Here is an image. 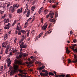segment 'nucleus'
I'll use <instances>...</instances> for the list:
<instances>
[{
  "instance_id": "nucleus-1",
  "label": "nucleus",
  "mask_w": 77,
  "mask_h": 77,
  "mask_svg": "<svg viewBox=\"0 0 77 77\" xmlns=\"http://www.w3.org/2000/svg\"><path fill=\"white\" fill-rule=\"evenodd\" d=\"M74 52H75V54H74V58L73 59V61H72V62L73 63H77V48H76L74 50Z\"/></svg>"
},
{
  "instance_id": "nucleus-2",
  "label": "nucleus",
  "mask_w": 77,
  "mask_h": 77,
  "mask_svg": "<svg viewBox=\"0 0 77 77\" xmlns=\"http://www.w3.org/2000/svg\"><path fill=\"white\" fill-rule=\"evenodd\" d=\"M19 67V65H14V72H16L17 71H19L20 73H23V71L21 70V69H18Z\"/></svg>"
},
{
  "instance_id": "nucleus-3",
  "label": "nucleus",
  "mask_w": 77,
  "mask_h": 77,
  "mask_svg": "<svg viewBox=\"0 0 77 77\" xmlns=\"http://www.w3.org/2000/svg\"><path fill=\"white\" fill-rule=\"evenodd\" d=\"M36 63H39V64H40L41 65H43V66L41 67H38L37 68V70L38 71H41L42 69H44L45 67V66H44V65L42 63H41L40 62H38L37 63L36 62Z\"/></svg>"
},
{
  "instance_id": "nucleus-4",
  "label": "nucleus",
  "mask_w": 77,
  "mask_h": 77,
  "mask_svg": "<svg viewBox=\"0 0 77 77\" xmlns=\"http://www.w3.org/2000/svg\"><path fill=\"white\" fill-rule=\"evenodd\" d=\"M24 43L22 42L21 43V45H20V48H21L20 50H23V48H27V45L25 44L24 45Z\"/></svg>"
},
{
  "instance_id": "nucleus-5",
  "label": "nucleus",
  "mask_w": 77,
  "mask_h": 77,
  "mask_svg": "<svg viewBox=\"0 0 77 77\" xmlns=\"http://www.w3.org/2000/svg\"><path fill=\"white\" fill-rule=\"evenodd\" d=\"M15 63L17 65H21L23 64L22 63V61L21 60H18L15 59L14 60Z\"/></svg>"
},
{
  "instance_id": "nucleus-6",
  "label": "nucleus",
  "mask_w": 77,
  "mask_h": 77,
  "mask_svg": "<svg viewBox=\"0 0 77 77\" xmlns=\"http://www.w3.org/2000/svg\"><path fill=\"white\" fill-rule=\"evenodd\" d=\"M48 71H46L45 74L42 73V72H41L40 75L41 76H43V77H46V76H48Z\"/></svg>"
},
{
  "instance_id": "nucleus-7",
  "label": "nucleus",
  "mask_w": 77,
  "mask_h": 77,
  "mask_svg": "<svg viewBox=\"0 0 77 77\" xmlns=\"http://www.w3.org/2000/svg\"><path fill=\"white\" fill-rule=\"evenodd\" d=\"M23 51L22 50H21V49L20 50V53H19V54H20L19 56H17L16 57V58L17 59H20L22 57V56L23 55V52H21V51Z\"/></svg>"
},
{
  "instance_id": "nucleus-8",
  "label": "nucleus",
  "mask_w": 77,
  "mask_h": 77,
  "mask_svg": "<svg viewBox=\"0 0 77 77\" xmlns=\"http://www.w3.org/2000/svg\"><path fill=\"white\" fill-rule=\"evenodd\" d=\"M54 13L53 12H50L49 15H47L46 18H48V17L50 15L51 18H53V16L54 15Z\"/></svg>"
},
{
  "instance_id": "nucleus-9",
  "label": "nucleus",
  "mask_w": 77,
  "mask_h": 77,
  "mask_svg": "<svg viewBox=\"0 0 77 77\" xmlns=\"http://www.w3.org/2000/svg\"><path fill=\"white\" fill-rule=\"evenodd\" d=\"M10 44H8V46L6 48L5 52L6 54H8V52L9 51V47H10Z\"/></svg>"
},
{
  "instance_id": "nucleus-10",
  "label": "nucleus",
  "mask_w": 77,
  "mask_h": 77,
  "mask_svg": "<svg viewBox=\"0 0 77 77\" xmlns=\"http://www.w3.org/2000/svg\"><path fill=\"white\" fill-rule=\"evenodd\" d=\"M11 27V25L10 23H8L7 25L5 26L4 28L5 29H9Z\"/></svg>"
},
{
  "instance_id": "nucleus-11",
  "label": "nucleus",
  "mask_w": 77,
  "mask_h": 77,
  "mask_svg": "<svg viewBox=\"0 0 77 77\" xmlns=\"http://www.w3.org/2000/svg\"><path fill=\"white\" fill-rule=\"evenodd\" d=\"M22 12H23V8H20V9H18L17 10V12L18 14H21V13H22Z\"/></svg>"
},
{
  "instance_id": "nucleus-12",
  "label": "nucleus",
  "mask_w": 77,
  "mask_h": 77,
  "mask_svg": "<svg viewBox=\"0 0 77 77\" xmlns=\"http://www.w3.org/2000/svg\"><path fill=\"white\" fill-rule=\"evenodd\" d=\"M53 29H51L48 32H47V33H46L45 35H44V36H43V38H44L45 37V36H46V35L47 34V33H51V32H52L51 30H52Z\"/></svg>"
},
{
  "instance_id": "nucleus-13",
  "label": "nucleus",
  "mask_w": 77,
  "mask_h": 77,
  "mask_svg": "<svg viewBox=\"0 0 77 77\" xmlns=\"http://www.w3.org/2000/svg\"><path fill=\"white\" fill-rule=\"evenodd\" d=\"M77 46V44H75L74 45H72V46H70V48H71V49H72V50H75L74 49V47Z\"/></svg>"
},
{
  "instance_id": "nucleus-14",
  "label": "nucleus",
  "mask_w": 77,
  "mask_h": 77,
  "mask_svg": "<svg viewBox=\"0 0 77 77\" xmlns=\"http://www.w3.org/2000/svg\"><path fill=\"white\" fill-rule=\"evenodd\" d=\"M8 44V43L7 42H4L2 43V47H5V48H6V45H7Z\"/></svg>"
},
{
  "instance_id": "nucleus-15",
  "label": "nucleus",
  "mask_w": 77,
  "mask_h": 77,
  "mask_svg": "<svg viewBox=\"0 0 77 77\" xmlns=\"http://www.w3.org/2000/svg\"><path fill=\"white\" fill-rule=\"evenodd\" d=\"M48 26V24H46L44 26H43L42 27V29L43 30H45L47 28V27Z\"/></svg>"
},
{
  "instance_id": "nucleus-16",
  "label": "nucleus",
  "mask_w": 77,
  "mask_h": 77,
  "mask_svg": "<svg viewBox=\"0 0 77 77\" xmlns=\"http://www.w3.org/2000/svg\"><path fill=\"white\" fill-rule=\"evenodd\" d=\"M11 11L12 13L15 12V6H14V5L13 6V8H11Z\"/></svg>"
},
{
  "instance_id": "nucleus-17",
  "label": "nucleus",
  "mask_w": 77,
  "mask_h": 77,
  "mask_svg": "<svg viewBox=\"0 0 77 77\" xmlns=\"http://www.w3.org/2000/svg\"><path fill=\"white\" fill-rule=\"evenodd\" d=\"M8 72H10V75H14V71H8Z\"/></svg>"
},
{
  "instance_id": "nucleus-18",
  "label": "nucleus",
  "mask_w": 77,
  "mask_h": 77,
  "mask_svg": "<svg viewBox=\"0 0 77 77\" xmlns=\"http://www.w3.org/2000/svg\"><path fill=\"white\" fill-rule=\"evenodd\" d=\"M18 75L19 76H21V77H27V76L26 75H23L22 74H18Z\"/></svg>"
},
{
  "instance_id": "nucleus-19",
  "label": "nucleus",
  "mask_w": 77,
  "mask_h": 77,
  "mask_svg": "<svg viewBox=\"0 0 77 77\" xmlns=\"http://www.w3.org/2000/svg\"><path fill=\"white\" fill-rule=\"evenodd\" d=\"M30 10H29L28 11L27 14H26V17H28L29 16V15H30Z\"/></svg>"
},
{
  "instance_id": "nucleus-20",
  "label": "nucleus",
  "mask_w": 77,
  "mask_h": 77,
  "mask_svg": "<svg viewBox=\"0 0 77 77\" xmlns=\"http://www.w3.org/2000/svg\"><path fill=\"white\" fill-rule=\"evenodd\" d=\"M51 19L50 20V21L51 23H53L54 22H55V19Z\"/></svg>"
},
{
  "instance_id": "nucleus-21",
  "label": "nucleus",
  "mask_w": 77,
  "mask_h": 77,
  "mask_svg": "<svg viewBox=\"0 0 77 77\" xmlns=\"http://www.w3.org/2000/svg\"><path fill=\"white\" fill-rule=\"evenodd\" d=\"M66 52L68 54H69V53H70L71 52V51L68 50V48H66Z\"/></svg>"
},
{
  "instance_id": "nucleus-22",
  "label": "nucleus",
  "mask_w": 77,
  "mask_h": 77,
  "mask_svg": "<svg viewBox=\"0 0 77 77\" xmlns=\"http://www.w3.org/2000/svg\"><path fill=\"white\" fill-rule=\"evenodd\" d=\"M35 57H35H35H33V56H31L30 57V58H31V59H32V61H34L35 60Z\"/></svg>"
},
{
  "instance_id": "nucleus-23",
  "label": "nucleus",
  "mask_w": 77,
  "mask_h": 77,
  "mask_svg": "<svg viewBox=\"0 0 77 77\" xmlns=\"http://www.w3.org/2000/svg\"><path fill=\"white\" fill-rule=\"evenodd\" d=\"M35 9V6H33L31 8V9L32 11H34Z\"/></svg>"
},
{
  "instance_id": "nucleus-24",
  "label": "nucleus",
  "mask_w": 77,
  "mask_h": 77,
  "mask_svg": "<svg viewBox=\"0 0 77 77\" xmlns=\"http://www.w3.org/2000/svg\"><path fill=\"white\" fill-rule=\"evenodd\" d=\"M11 5V4L9 3H8L7 4V9H9V8L8 7H9V6Z\"/></svg>"
},
{
  "instance_id": "nucleus-25",
  "label": "nucleus",
  "mask_w": 77,
  "mask_h": 77,
  "mask_svg": "<svg viewBox=\"0 0 77 77\" xmlns=\"http://www.w3.org/2000/svg\"><path fill=\"white\" fill-rule=\"evenodd\" d=\"M17 23V20H15L14 22L12 24V26H14L15 24H16V23Z\"/></svg>"
},
{
  "instance_id": "nucleus-26",
  "label": "nucleus",
  "mask_w": 77,
  "mask_h": 77,
  "mask_svg": "<svg viewBox=\"0 0 77 77\" xmlns=\"http://www.w3.org/2000/svg\"><path fill=\"white\" fill-rule=\"evenodd\" d=\"M21 26H17V28L16 29H17V30H20L21 29Z\"/></svg>"
},
{
  "instance_id": "nucleus-27",
  "label": "nucleus",
  "mask_w": 77,
  "mask_h": 77,
  "mask_svg": "<svg viewBox=\"0 0 77 77\" xmlns=\"http://www.w3.org/2000/svg\"><path fill=\"white\" fill-rule=\"evenodd\" d=\"M29 5V3H27L26 5V10L27 9H28L29 8V6H28Z\"/></svg>"
},
{
  "instance_id": "nucleus-28",
  "label": "nucleus",
  "mask_w": 77,
  "mask_h": 77,
  "mask_svg": "<svg viewBox=\"0 0 77 77\" xmlns=\"http://www.w3.org/2000/svg\"><path fill=\"white\" fill-rule=\"evenodd\" d=\"M55 18H57V17H58V15L57 13L56 12H55Z\"/></svg>"
},
{
  "instance_id": "nucleus-29",
  "label": "nucleus",
  "mask_w": 77,
  "mask_h": 77,
  "mask_svg": "<svg viewBox=\"0 0 77 77\" xmlns=\"http://www.w3.org/2000/svg\"><path fill=\"white\" fill-rule=\"evenodd\" d=\"M14 6V7H15V8H18V7H19V5H18V4H16Z\"/></svg>"
},
{
  "instance_id": "nucleus-30",
  "label": "nucleus",
  "mask_w": 77,
  "mask_h": 77,
  "mask_svg": "<svg viewBox=\"0 0 77 77\" xmlns=\"http://www.w3.org/2000/svg\"><path fill=\"white\" fill-rule=\"evenodd\" d=\"M7 37H8V35H7V34H6V35L4 36V39H7Z\"/></svg>"
},
{
  "instance_id": "nucleus-31",
  "label": "nucleus",
  "mask_w": 77,
  "mask_h": 77,
  "mask_svg": "<svg viewBox=\"0 0 77 77\" xmlns=\"http://www.w3.org/2000/svg\"><path fill=\"white\" fill-rule=\"evenodd\" d=\"M18 35H21V31H20V30H18Z\"/></svg>"
},
{
  "instance_id": "nucleus-32",
  "label": "nucleus",
  "mask_w": 77,
  "mask_h": 77,
  "mask_svg": "<svg viewBox=\"0 0 77 77\" xmlns=\"http://www.w3.org/2000/svg\"><path fill=\"white\" fill-rule=\"evenodd\" d=\"M49 75H54V74L51 72H49Z\"/></svg>"
},
{
  "instance_id": "nucleus-33",
  "label": "nucleus",
  "mask_w": 77,
  "mask_h": 77,
  "mask_svg": "<svg viewBox=\"0 0 77 77\" xmlns=\"http://www.w3.org/2000/svg\"><path fill=\"white\" fill-rule=\"evenodd\" d=\"M4 13V11L0 10V14H1V15H2V14H3Z\"/></svg>"
},
{
  "instance_id": "nucleus-34",
  "label": "nucleus",
  "mask_w": 77,
  "mask_h": 77,
  "mask_svg": "<svg viewBox=\"0 0 77 77\" xmlns=\"http://www.w3.org/2000/svg\"><path fill=\"white\" fill-rule=\"evenodd\" d=\"M21 32H22V33H26V32L23 30H21Z\"/></svg>"
},
{
  "instance_id": "nucleus-35",
  "label": "nucleus",
  "mask_w": 77,
  "mask_h": 77,
  "mask_svg": "<svg viewBox=\"0 0 77 77\" xmlns=\"http://www.w3.org/2000/svg\"><path fill=\"white\" fill-rule=\"evenodd\" d=\"M68 63L69 64V63H70L71 62V60L69 59H68Z\"/></svg>"
},
{
  "instance_id": "nucleus-36",
  "label": "nucleus",
  "mask_w": 77,
  "mask_h": 77,
  "mask_svg": "<svg viewBox=\"0 0 77 77\" xmlns=\"http://www.w3.org/2000/svg\"><path fill=\"white\" fill-rule=\"evenodd\" d=\"M9 22V19H7L6 20V21L5 22V23H8V22Z\"/></svg>"
},
{
  "instance_id": "nucleus-37",
  "label": "nucleus",
  "mask_w": 77,
  "mask_h": 77,
  "mask_svg": "<svg viewBox=\"0 0 77 77\" xmlns=\"http://www.w3.org/2000/svg\"><path fill=\"white\" fill-rule=\"evenodd\" d=\"M71 75H70L69 74H67L66 75V77H70Z\"/></svg>"
},
{
  "instance_id": "nucleus-38",
  "label": "nucleus",
  "mask_w": 77,
  "mask_h": 77,
  "mask_svg": "<svg viewBox=\"0 0 77 77\" xmlns=\"http://www.w3.org/2000/svg\"><path fill=\"white\" fill-rule=\"evenodd\" d=\"M30 32V30H29V31L28 32V33H27V36H29V32Z\"/></svg>"
},
{
  "instance_id": "nucleus-39",
  "label": "nucleus",
  "mask_w": 77,
  "mask_h": 77,
  "mask_svg": "<svg viewBox=\"0 0 77 77\" xmlns=\"http://www.w3.org/2000/svg\"><path fill=\"white\" fill-rule=\"evenodd\" d=\"M73 42L75 43V42H77V40H76V39H73Z\"/></svg>"
},
{
  "instance_id": "nucleus-40",
  "label": "nucleus",
  "mask_w": 77,
  "mask_h": 77,
  "mask_svg": "<svg viewBox=\"0 0 77 77\" xmlns=\"http://www.w3.org/2000/svg\"><path fill=\"white\" fill-rule=\"evenodd\" d=\"M33 19L32 20V21H34L35 20V16L34 15L33 16Z\"/></svg>"
},
{
  "instance_id": "nucleus-41",
  "label": "nucleus",
  "mask_w": 77,
  "mask_h": 77,
  "mask_svg": "<svg viewBox=\"0 0 77 77\" xmlns=\"http://www.w3.org/2000/svg\"><path fill=\"white\" fill-rule=\"evenodd\" d=\"M63 57V61L64 62V63H65V62H66V60L64 59V58H65L64 57Z\"/></svg>"
},
{
  "instance_id": "nucleus-42",
  "label": "nucleus",
  "mask_w": 77,
  "mask_h": 77,
  "mask_svg": "<svg viewBox=\"0 0 77 77\" xmlns=\"http://www.w3.org/2000/svg\"><path fill=\"white\" fill-rule=\"evenodd\" d=\"M3 5V3L2 2H0V8H1L2 7V6Z\"/></svg>"
},
{
  "instance_id": "nucleus-43",
  "label": "nucleus",
  "mask_w": 77,
  "mask_h": 77,
  "mask_svg": "<svg viewBox=\"0 0 77 77\" xmlns=\"http://www.w3.org/2000/svg\"><path fill=\"white\" fill-rule=\"evenodd\" d=\"M32 19V17H30V18H29L27 20V22H28V21H29L30 20H31Z\"/></svg>"
},
{
  "instance_id": "nucleus-44",
  "label": "nucleus",
  "mask_w": 77,
  "mask_h": 77,
  "mask_svg": "<svg viewBox=\"0 0 77 77\" xmlns=\"http://www.w3.org/2000/svg\"><path fill=\"white\" fill-rule=\"evenodd\" d=\"M16 52H17V50L15 49L13 51V53H16Z\"/></svg>"
},
{
  "instance_id": "nucleus-45",
  "label": "nucleus",
  "mask_w": 77,
  "mask_h": 77,
  "mask_svg": "<svg viewBox=\"0 0 77 77\" xmlns=\"http://www.w3.org/2000/svg\"><path fill=\"white\" fill-rule=\"evenodd\" d=\"M27 24H28V23L26 22L25 23V27H27V26H27Z\"/></svg>"
},
{
  "instance_id": "nucleus-46",
  "label": "nucleus",
  "mask_w": 77,
  "mask_h": 77,
  "mask_svg": "<svg viewBox=\"0 0 77 77\" xmlns=\"http://www.w3.org/2000/svg\"><path fill=\"white\" fill-rule=\"evenodd\" d=\"M46 71H47V70H46L45 69H44V70H42V72H46Z\"/></svg>"
},
{
  "instance_id": "nucleus-47",
  "label": "nucleus",
  "mask_w": 77,
  "mask_h": 77,
  "mask_svg": "<svg viewBox=\"0 0 77 77\" xmlns=\"http://www.w3.org/2000/svg\"><path fill=\"white\" fill-rule=\"evenodd\" d=\"M9 62H11L10 61V58L8 59L7 60V62L8 63Z\"/></svg>"
},
{
  "instance_id": "nucleus-48",
  "label": "nucleus",
  "mask_w": 77,
  "mask_h": 77,
  "mask_svg": "<svg viewBox=\"0 0 77 77\" xmlns=\"http://www.w3.org/2000/svg\"><path fill=\"white\" fill-rule=\"evenodd\" d=\"M9 16L10 18H11L12 17V14H9Z\"/></svg>"
},
{
  "instance_id": "nucleus-49",
  "label": "nucleus",
  "mask_w": 77,
  "mask_h": 77,
  "mask_svg": "<svg viewBox=\"0 0 77 77\" xmlns=\"http://www.w3.org/2000/svg\"><path fill=\"white\" fill-rule=\"evenodd\" d=\"M8 34L9 35H11V34L12 33V32H11V31H9V32H8Z\"/></svg>"
},
{
  "instance_id": "nucleus-50",
  "label": "nucleus",
  "mask_w": 77,
  "mask_h": 77,
  "mask_svg": "<svg viewBox=\"0 0 77 77\" xmlns=\"http://www.w3.org/2000/svg\"><path fill=\"white\" fill-rule=\"evenodd\" d=\"M3 72V70L0 69V72L2 73Z\"/></svg>"
},
{
  "instance_id": "nucleus-51",
  "label": "nucleus",
  "mask_w": 77,
  "mask_h": 77,
  "mask_svg": "<svg viewBox=\"0 0 77 77\" xmlns=\"http://www.w3.org/2000/svg\"><path fill=\"white\" fill-rule=\"evenodd\" d=\"M61 76L62 77H64L65 76V75H62L61 74Z\"/></svg>"
},
{
  "instance_id": "nucleus-52",
  "label": "nucleus",
  "mask_w": 77,
  "mask_h": 77,
  "mask_svg": "<svg viewBox=\"0 0 77 77\" xmlns=\"http://www.w3.org/2000/svg\"><path fill=\"white\" fill-rule=\"evenodd\" d=\"M42 11L41 10H39V11H38V13L39 14H40V13H41V12Z\"/></svg>"
},
{
  "instance_id": "nucleus-53",
  "label": "nucleus",
  "mask_w": 77,
  "mask_h": 77,
  "mask_svg": "<svg viewBox=\"0 0 77 77\" xmlns=\"http://www.w3.org/2000/svg\"><path fill=\"white\" fill-rule=\"evenodd\" d=\"M8 65H11V61H9L8 62Z\"/></svg>"
},
{
  "instance_id": "nucleus-54",
  "label": "nucleus",
  "mask_w": 77,
  "mask_h": 77,
  "mask_svg": "<svg viewBox=\"0 0 77 77\" xmlns=\"http://www.w3.org/2000/svg\"><path fill=\"white\" fill-rule=\"evenodd\" d=\"M24 39V38H23L21 39L20 40V41H21L22 42H23V41Z\"/></svg>"
},
{
  "instance_id": "nucleus-55",
  "label": "nucleus",
  "mask_w": 77,
  "mask_h": 77,
  "mask_svg": "<svg viewBox=\"0 0 77 77\" xmlns=\"http://www.w3.org/2000/svg\"><path fill=\"white\" fill-rule=\"evenodd\" d=\"M3 66H1L0 69H2V70H3Z\"/></svg>"
},
{
  "instance_id": "nucleus-56",
  "label": "nucleus",
  "mask_w": 77,
  "mask_h": 77,
  "mask_svg": "<svg viewBox=\"0 0 77 77\" xmlns=\"http://www.w3.org/2000/svg\"><path fill=\"white\" fill-rule=\"evenodd\" d=\"M42 35H41V34H39V35H38V38H39L41 37V36Z\"/></svg>"
},
{
  "instance_id": "nucleus-57",
  "label": "nucleus",
  "mask_w": 77,
  "mask_h": 77,
  "mask_svg": "<svg viewBox=\"0 0 77 77\" xmlns=\"http://www.w3.org/2000/svg\"><path fill=\"white\" fill-rule=\"evenodd\" d=\"M44 12H46V13H47V12H48V10H45V11H44Z\"/></svg>"
},
{
  "instance_id": "nucleus-58",
  "label": "nucleus",
  "mask_w": 77,
  "mask_h": 77,
  "mask_svg": "<svg viewBox=\"0 0 77 77\" xmlns=\"http://www.w3.org/2000/svg\"><path fill=\"white\" fill-rule=\"evenodd\" d=\"M22 74H24V75H26V74H27V73L26 72L23 73H22Z\"/></svg>"
},
{
  "instance_id": "nucleus-59",
  "label": "nucleus",
  "mask_w": 77,
  "mask_h": 77,
  "mask_svg": "<svg viewBox=\"0 0 77 77\" xmlns=\"http://www.w3.org/2000/svg\"><path fill=\"white\" fill-rule=\"evenodd\" d=\"M35 30H32V31L31 32V33H33L35 32Z\"/></svg>"
},
{
  "instance_id": "nucleus-60",
  "label": "nucleus",
  "mask_w": 77,
  "mask_h": 77,
  "mask_svg": "<svg viewBox=\"0 0 77 77\" xmlns=\"http://www.w3.org/2000/svg\"><path fill=\"white\" fill-rule=\"evenodd\" d=\"M41 23H43V18H42V20H41Z\"/></svg>"
},
{
  "instance_id": "nucleus-61",
  "label": "nucleus",
  "mask_w": 77,
  "mask_h": 77,
  "mask_svg": "<svg viewBox=\"0 0 77 77\" xmlns=\"http://www.w3.org/2000/svg\"><path fill=\"white\" fill-rule=\"evenodd\" d=\"M6 65H4V69H6Z\"/></svg>"
},
{
  "instance_id": "nucleus-62",
  "label": "nucleus",
  "mask_w": 77,
  "mask_h": 77,
  "mask_svg": "<svg viewBox=\"0 0 77 77\" xmlns=\"http://www.w3.org/2000/svg\"><path fill=\"white\" fill-rule=\"evenodd\" d=\"M27 11L25 10V11L24 12V14H26V13H27Z\"/></svg>"
},
{
  "instance_id": "nucleus-63",
  "label": "nucleus",
  "mask_w": 77,
  "mask_h": 77,
  "mask_svg": "<svg viewBox=\"0 0 77 77\" xmlns=\"http://www.w3.org/2000/svg\"><path fill=\"white\" fill-rule=\"evenodd\" d=\"M35 2H36V1H35V0H34V1L33 2H32L33 3H34V4L35 3Z\"/></svg>"
},
{
  "instance_id": "nucleus-64",
  "label": "nucleus",
  "mask_w": 77,
  "mask_h": 77,
  "mask_svg": "<svg viewBox=\"0 0 77 77\" xmlns=\"http://www.w3.org/2000/svg\"><path fill=\"white\" fill-rule=\"evenodd\" d=\"M29 71H33V70L32 69H30L29 70Z\"/></svg>"
}]
</instances>
